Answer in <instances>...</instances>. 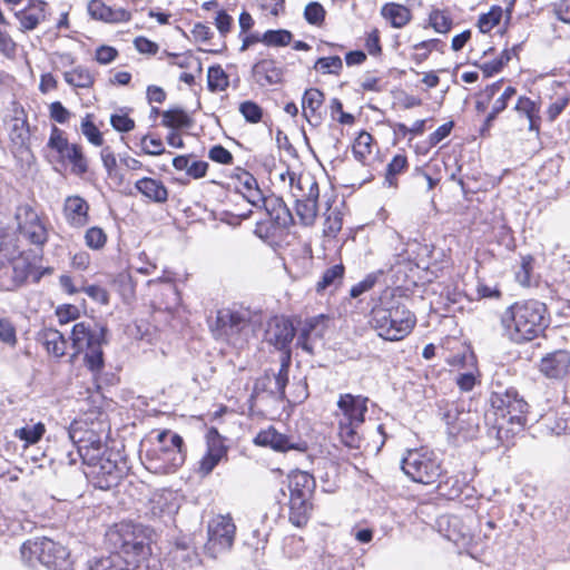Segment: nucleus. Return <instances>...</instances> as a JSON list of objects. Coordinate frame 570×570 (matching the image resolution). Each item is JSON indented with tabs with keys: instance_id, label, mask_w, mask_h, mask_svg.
<instances>
[{
	"instance_id": "f257e3e1",
	"label": "nucleus",
	"mask_w": 570,
	"mask_h": 570,
	"mask_svg": "<svg viewBox=\"0 0 570 570\" xmlns=\"http://www.w3.org/2000/svg\"><path fill=\"white\" fill-rule=\"evenodd\" d=\"M503 334L514 343L538 337L549 325L546 304L528 299L515 302L501 314Z\"/></svg>"
},
{
	"instance_id": "f03ea898",
	"label": "nucleus",
	"mask_w": 570,
	"mask_h": 570,
	"mask_svg": "<svg viewBox=\"0 0 570 570\" xmlns=\"http://www.w3.org/2000/svg\"><path fill=\"white\" fill-rule=\"evenodd\" d=\"M20 556L22 562L32 570L39 567L47 570H72L67 548L46 537L22 543Z\"/></svg>"
},
{
	"instance_id": "7ed1b4c3",
	"label": "nucleus",
	"mask_w": 570,
	"mask_h": 570,
	"mask_svg": "<svg viewBox=\"0 0 570 570\" xmlns=\"http://www.w3.org/2000/svg\"><path fill=\"white\" fill-rule=\"evenodd\" d=\"M107 328L94 322H79L71 331L73 356L85 353V365L92 372L99 373L105 365L102 345L107 343Z\"/></svg>"
},
{
	"instance_id": "20e7f679",
	"label": "nucleus",
	"mask_w": 570,
	"mask_h": 570,
	"mask_svg": "<svg viewBox=\"0 0 570 570\" xmlns=\"http://www.w3.org/2000/svg\"><path fill=\"white\" fill-rule=\"evenodd\" d=\"M289 193L294 199V212L299 223L307 226L314 223L317 213L318 185L309 173L287 170Z\"/></svg>"
},
{
	"instance_id": "39448f33",
	"label": "nucleus",
	"mask_w": 570,
	"mask_h": 570,
	"mask_svg": "<svg viewBox=\"0 0 570 570\" xmlns=\"http://www.w3.org/2000/svg\"><path fill=\"white\" fill-rule=\"evenodd\" d=\"M367 399L342 395L337 402L342 416L338 420V435L341 441L351 449H361L362 436L360 428L364 423V415L367 412Z\"/></svg>"
},
{
	"instance_id": "423d86ee",
	"label": "nucleus",
	"mask_w": 570,
	"mask_h": 570,
	"mask_svg": "<svg viewBox=\"0 0 570 570\" xmlns=\"http://www.w3.org/2000/svg\"><path fill=\"white\" fill-rule=\"evenodd\" d=\"M372 323L382 338L399 341L412 331L415 316L404 305L379 306L372 309Z\"/></svg>"
},
{
	"instance_id": "0eeeda50",
	"label": "nucleus",
	"mask_w": 570,
	"mask_h": 570,
	"mask_svg": "<svg viewBox=\"0 0 570 570\" xmlns=\"http://www.w3.org/2000/svg\"><path fill=\"white\" fill-rule=\"evenodd\" d=\"M490 404L499 416L495 422L498 434H501L505 422L519 426L525 424L524 414L528 410V403L519 395L514 387L504 389L498 384L491 392Z\"/></svg>"
},
{
	"instance_id": "6e6552de",
	"label": "nucleus",
	"mask_w": 570,
	"mask_h": 570,
	"mask_svg": "<svg viewBox=\"0 0 570 570\" xmlns=\"http://www.w3.org/2000/svg\"><path fill=\"white\" fill-rule=\"evenodd\" d=\"M291 492L289 521L297 528L305 525L309 519V498L315 485L314 478L306 471L295 468L287 475Z\"/></svg>"
},
{
	"instance_id": "1a4fd4ad",
	"label": "nucleus",
	"mask_w": 570,
	"mask_h": 570,
	"mask_svg": "<svg viewBox=\"0 0 570 570\" xmlns=\"http://www.w3.org/2000/svg\"><path fill=\"white\" fill-rule=\"evenodd\" d=\"M250 312L247 309H219L216 315L213 332L216 337L223 338L235 346H243L255 331Z\"/></svg>"
},
{
	"instance_id": "9d476101",
	"label": "nucleus",
	"mask_w": 570,
	"mask_h": 570,
	"mask_svg": "<svg viewBox=\"0 0 570 570\" xmlns=\"http://www.w3.org/2000/svg\"><path fill=\"white\" fill-rule=\"evenodd\" d=\"M401 469L411 480L422 484L435 483L443 473L436 453L426 449L409 450L402 459Z\"/></svg>"
},
{
	"instance_id": "9b49d317",
	"label": "nucleus",
	"mask_w": 570,
	"mask_h": 570,
	"mask_svg": "<svg viewBox=\"0 0 570 570\" xmlns=\"http://www.w3.org/2000/svg\"><path fill=\"white\" fill-rule=\"evenodd\" d=\"M108 537L115 550L126 559L144 558L149 552L148 537L139 524L121 523Z\"/></svg>"
},
{
	"instance_id": "f8f14e48",
	"label": "nucleus",
	"mask_w": 570,
	"mask_h": 570,
	"mask_svg": "<svg viewBox=\"0 0 570 570\" xmlns=\"http://www.w3.org/2000/svg\"><path fill=\"white\" fill-rule=\"evenodd\" d=\"M449 436L456 442L472 440L479 432L480 417L476 412L465 411L456 404H449L443 413Z\"/></svg>"
},
{
	"instance_id": "ddd939ff",
	"label": "nucleus",
	"mask_w": 570,
	"mask_h": 570,
	"mask_svg": "<svg viewBox=\"0 0 570 570\" xmlns=\"http://www.w3.org/2000/svg\"><path fill=\"white\" fill-rule=\"evenodd\" d=\"M14 219L18 233L29 243L42 247L48 240V230L38 213L28 204L17 207Z\"/></svg>"
},
{
	"instance_id": "4468645a",
	"label": "nucleus",
	"mask_w": 570,
	"mask_h": 570,
	"mask_svg": "<svg viewBox=\"0 0 570 570\" xmlns=\"http://www.w3.org/2000/svg\"><path fill=\"white\" fill-rule=\"evenodd\" d=\"M208 544L216 551H226L235 540L236 525L229 515H216L208 522Z\"/></svg>"
},
{
	"instance_id": "2eb2a0df",
	"label": "nucleus",
	"mask_w": 570,
	"mask_h": 570,
	"mask_svg": "<svg viewBox=\"0 0 570 570\" xmlns=\"http://www.w3.org/2000/svg\"><path fill=\"white\" fill-rule=\"evenodd\" d=\"M112 455V453H108L89 471L95 485L101 490H109L117 485L124 475V466H120Z\"/></svg>"
},
{
	"instance_id": "dca6fc26",
	"label": "nucleus",
	"mask_w": 570,
	"mask_h": 570,
	"mask_svg": "<svg viewBox=\"0 0 570 570\" xmlns=\"http://www.w3.org/2000/svg\"><path fill=\"white\" fill-rule=\"evenodd\" d=\"M330 317L324 314H320L305 321H299L294 327L291 324L292 331H296L297 344H299L305 351L312 352L311 342L323 338L327 326H328Z\"/></svg>"
},
{
	"instance_id": "f3484780",
	"label": "nucleus",
	"mask_w": 570,
	"mask_h": 570,
	"mask_svg": "<svg viewBox=\"0 0 570 570\" xmlns=\"http://www.w3.org/2000/svg\"><path fill=\"white\" fill-rule=\"evenodd\" d=\"M157 439L159 443L170 441V449H159V458L167 464L168 472L176 471L179 466L184 464L186 459L183 438L177 433H173L169 430H165L158 434Z\"/></svg>"
},
{
	"instance_id": "a211bd4d",
	"label": "nucleus",
	"mask_w": 570,
	"mask_h": 570,
	"mask_svg": "<svg viewBox=\"0 0 570 570\" xmlns=\"http://www.w3.org/2000/svg\"><path fill=\"white\" fill-rule=\"evenodd\" d=\"M226 458L227 448L224 445L223 439L215 429L210 430L207 452L199 462L198 472L203 476L209 475L217 464Z\"/></svg>"
},
{
	"instance_id": "6ab92c4d",
	"label": "nucleus",
	"mask_w": 570,
	"mask_h": 570,
	"mask_svg": "<svg viewBox=\"0 0 570 570\" xmlns=\"http://www.w3.org/2000/svg\"><path fill=\"white\" fill-rule=\"evenodd\" d=\"M281 318L275 317L268 323V327L265 332V340L282 352L279 357L281 367L276 377V384L281 396H283L285 393V376L283 374L285 372V328L281 327Z\"/></svg>"
},
{
	"instance_id": "aec40b11",
	"label": "nucleus",
	"mask_w": 570,
	"mask_h": 570,
	"mask_svg": "<svg viewBox=\"0 0 570 570\" xmlns=\"http://www.w3.org/2000/svg\"><path fill=\"white\" fill-rule=\"evenodd\" d=\"M549 90L551 94L547 107V119L553 122L570 102V87L563 82L552 81Z\"/></svg>"
},
{
	"instance_id": "412c9836",
	"label": "nucleus",
	"mask_w": 570,
	"mask_h": 570,
	"mask_svg": "<svg viewBox=\"0 0 570 570\" xmlns=\"http://www.w3.org/2000/svg\"><path fill=\"white\" fill-rule=\"evenodd\" d=\"M570 367V353L556 351L541 360L540 371L550 379H561L567 375Z\"/></svg>"
},
{
	"instance_id": "4be33fe9",
	"label": "nucleus",
	"mask_w": 570,
	"mask_h": 570,
	"mask_svg": "<svg viewBox=\"0 0 570 570\" xmlns=\"http://www.w3.org/2000/svg\"><path fill=\"white\" fill-rule=\"evenodd\" d=\"M256 234L264 238L274 252L282 258L283 253V237H284V224L281 222V216L277 215L268 222L258 224Z\"/></svg>"
},
{
	"instance_id": "5701e85b",
	"label": "nucleus",
	"mask_w": 570,
	"mask_h": 570,
	"mask_svg": "<svg viewBox=\"0 0 570 570\" xmlns=\"http://www.w3.org/2000/svg\"><path fill=\"white\" fill-rule=\"evenodd\" d=\"M89 205L80 196H68L63 204V215L68 224L73 227H82L89 220Z\"/></svg>"
},
{
	"instance_id": "b1692460",
	"label": "nucleus",
	"mask_w": 570,
	"mask_h": 570,
	"mask_svg": "<svg viewBox=\"0 0 570 570\" xmlns=\"http://www.w3.org/2000/svg\"><path fill=\"white\" fill-rule=\"evenodd\" d=\"M46 7L47 3L42 0H30L23 10L16 12V17L20 22V29L22 31L36 29L46 19Z\"/></svg>"
},
{
	"instance_id": "393cba45",
	"label": "nucleus",
	"mask_w": 570,
	"mask_h": 570,
	"mask_svg": "<svg viewBox=\"0 0 570 570\" xmlns=\"http://www.w3.org/2000/svg\"><path fill=\"white\" fill-rule=\"evenodd\" d=\"M253 76L259 86H273L282 82L283 69L274 60L264 59L253 67Z\"/></svg>"
},
{
	"instance_id": "a878e982",
	"label": "nucleus",
	"mask_w": 570,
	"mask_h": 570,
	"mask_svg": "<svg viewBox=\"0 0 570 570\" xmlns=\"http://www.w3.org/2000/svg\"><path fill=\"white\" fill-rule=\"evenodd\" d=\"M78 453L83 463L89 468H92L100 459L108 454L106 444L92 432L87 440L81 441V444L78 445Z\"/></svg>"
},
{
	"instance_id": "bb28decb",
	"label": "nucleus",
	"mask_w": 570,
	"mask_h": 570,
	"mask_svg": "<svg viewBox=\"0 0 570 570\" xmlns=\"http://www.w3.org/2000/svg\"><path fill=\"white\" fill-rule=\"evenodd\" d=\"M88 12L94 19L105 22H121L130 18L129 12L125 9H112L101 0H91L88 3Z\"/></svg>"
},
{
	"instance_id": "cd10ccee",
	"label": "nucleus",
	"mask_w": 570,
	"mask_h": 570,
	"mask_svg": "<svg viewBox=\"0 0 570 570\" xmlns=\"http://www.w3.org/2000/svg\"><path fill=\"white\" fill-rule=\"evenodd\" d=\"M135 187L154 203L164 204L168 199V189L160 180L144 177L136 181Z\"/></svg>"
},
{
	"instance_id": "c85d7f7f",
	"label": "nucleus",
	"mask_w": 570,
	"mask_h": 570,
	"mask_svg": "<svg viewBox=\"0 0 570 570\" xmlns=\"http://www.w3.org/2000/svg\"><path fill=\"white\" fill-rule=\"evenodd\" d=\"M8 263L12 264V281L17 286L22 285L30 276L36 283L40 281L41 275L36 274L32 263L19 249L16 257Z\"/></svg>"
},
{
	"instance_id": "c756f323",
	"label": "nucleus",
	"mask_w": 570,
	"mask_h": 570,
	"mask_svg": "<svg viewBox=\"0 0 570 570\" xmlns=\"http://www.w3.org/2000/svg\"><path fill=\"white\" fill-rule=\"evenodd\" d=\"M40 342L47 352L59 358L66 354L67 341L62 333L55 328H46L40 333Z\"/></svg>"
},
{
	"instance_id": "7c9ffc66",
	"label": "nucleus",
	"mask_w": 570,
	"mask_h": 570,
	"mask_svg": "<svg viewBox=\"0 0 570 570\" xmlns=\"http://www.w3.org/2000/svg\"><path fill=\"white\" fill-rule=\"evenodd\" d=\"M381 13L394 28H403L411 20V11L406 7L397 3L385 4Z\"/></svg>"
},
{
	"instance_id": "2f4dec72",
	"label": "nucleus",
	"mask_w": 570,
	"mask_h": 570,
	"mask_svg": "<svg viewBox=\"0 0 570 570\" xmlns=\"http://www.w3.org/2000/svg\"><path fill=\"white\" fill-rule=\"evenodd\" d=\"M254 443L259 446H268L276 452H285V435L273 426L262 430L255 436Z\"/></svg>"
},
{
	"instance_id": "473e14b6",
	"label": "nucleus",
	"mask_w": 570,
	"mask_h": 570,
	"mask_svg": "<svg viewBox=\"0 0 570 570\" xmlns=\"http://www.w3.org/2000/svg\"><path fill=\"white\" fill-rule=\"evenodd\" d=\"M514 110L520 115H524L529 120V130L539 131V105L528 97H519Z\"/></svg>"
},
{
	"instance_id": "72a5a7b5",
	"label": "nucleus",
	"mask_w": 570,
	"mask_h": 570,
	"mask_svg": "<svg viewBox=\"0 0 570 570\" xmlns=\"http://www.w3.org/2000/svg\"><path fill=\"white\" fill-rule=\"evenodd\" d=\"M163 126L171 129L189 128L193 125V119L188 114L179 107L171 108L161 112Z\"/></svg>"
},
{
	"instance_id": "f704fd0d",
	"label": "nucleus",
	"mask_w": 570,
	"mask_h": 570,
	"mask_svg": "<svg viewBox=\"0 0 570 570\" xmlns=\"http://www.w3.org/2000/svg\"><path fill=\"white\" fill-rule=\"evenodd\" d=\"M18 254V245L9 229L0 224V267Z\"/></svg>"
},
{
	"instance_id": "c9c22d12",
	"label": "nucleus",
	"mask_w": 570,
	"mask_h": 570,
	"mask_svg": "<svg viewBox=\"0 0 570 570\" xmlns=\"http://www.w3.org/2000/svg\"><path fill=\"white\" fill-rule=\"evenodd\" d=\"M177 510L176 504L165 494H155L149 501V513L153 518L164 519Z\"/></svg>"
},
{
	"instance_id": "e433bc0d",
	"label": "nucleus",
	"mask_w": 570,
	"mask_h": 570,
	"mask_svg": "<svg viewBox=\"0 0 570 570\" xmlns=\"http://www.w3.org/2000/svg\"><path fill=\"white\" fill-rule=\"evenodd\" d=\"M345 268L342 264L327 268L316 284V292L321 294L331 287H337L342 283Z\"/></svg>"
},
{
	"instance_id": "4c0bfd02",
	"label": "nucleus",
	"mask_w": 570,
	"mask_h": 570,
	"mask_svg": "<svg viewBox=\"0 0 570 570\" xmlns=\"http://www.w3.org/2000/svg\"><path fill=\"white\" fill-rule=\"evenodd\" d=\"M373 137L367 131H361L353 144V155L361 164H366L372 155Z\"/></svg>"
},
{
	"instance_id": "58836bf2",
	"label": "nucleus",
	"mask_w": 570,
	"mask_h": 570,
	"mask_svg": "<svg viewBox=\"0 0 570 570\" xmlns=\"http://www.w3.org/2000/svg\"><path fill=\"white\" fill-rule=\"evenodd\" d=\"M409 167L407 157L403 154L395 155L386 166L385 184L389 187H397V176Z\"/></svg>"
},
{
	"instance_id": "ea45409f",
	"label": "nucleus",
	"mask_w": 570,
	"mask_h": 570,
	"mask_svg": "<svg viewBox=\"0 0 570 570\" xmlns=\"http://www.w3.org/2000/svg\"><path fill=\"white\" fill-rule=\"evenodd\" d=\"M62 160H68L72 167L71 171L77 176H82L88 171V163L82 154L81 147L78 145H71L67 153L61 157Z\"/></svg>"
},
{
	"instance_id": "a19ab883",
	"label": "nucleus",
	"mask_w": 570,
	"mask_h": 570,
	"mask_svg": "<svg viewBox=\"0 0 570 570\" xmlns=\"http://www.w3.org/2000/svg\"><path fill=\"white\" fill-rule=\"evenodd\" d=\"M10 140L17 148H26L30 140V129L27 120L16 118L10 130Z\"/></svg>"
},
{
	"instance_id": "79ce46f5",
	"label": "nucleus",
	"mask_w": 570,
	"mask_h": 570,
	"mask_svg": "<svg viewBox=\"0 0 570 570\" xmlns=\"http://www.w3.org/2000/svg\"><path fill=\"white\" fill-rule=\"evenodd\" d=\"M466 482L461 475H452L439 483V490L449 499H458L466 488Z\"/></svg>"
},
{
	"instance_id": "37998d69",
	"label": "nucleus",
	"mask_w": 570,
	"mask_h": 570,
	"mask_svg": "<svg viewBox=\"0 0 570 570\" xmlns=\"http://www.w3.org/2000/svg\"><path fill=\"white\" fill-rule=\"evenodd\" d=\"M66 82L76 88H89L94 83V76L87 68L77 67L63 73Z\"/></svg>"
},
{
	"instance_id": "c03bdc74",
	"label": "nucleus",
	"mask_w": 570,
	"mask_h": 570,
	"mask_svg": "<svg viewBox=\"0 0 570 570\" xmlns=\"http://www.w3.org/2000/svg\"><path fill=\"white\" fill-rule=\"evenodd\" d=\"M324 101V94L317 88H309L305 91L302 99V107L304 115L308 118L309 116H316L317 111L322 107Z\"/></svg>"
},
{
	"instance_id": "a18cd8bd",
	"label": "nucleus",
	"mask_w": 570,
	"mask_h": 570,
	"mask_svg": "<svg viewBox=\"0 0 570 570\" xmlns=\"http://www.w3.org/2000/svg\"><path fill=\"white\" fill-rule=\"evenodd\" d=\"M431 27L439 33H446L452 28V18L445 10L433 9L429 14Z\"/></svg>"
},
{
	"instance_id": "49530a36",
	"label": "nucleus",
	"mask_w": 570,
	"mask_h": 570,
	"mask_svg": "<svg viewBox=\"0 0 570 570\" xmlns=\"http://www.w3.org/2000/svg\"><path fill=\"white\" fill-rule=\"evenodd\" d=\"M517 94L513 87H507L501 96L494 101L492 106L491 112L488 115L484 121V127L489 128L492 121L497 118V116L502 112L507 106L509 100Z\"/></svg>"
},
{
	"instance_id": "de8ad7c7",
	"label": "nucleus",
	"mask_w": 570,
	"mask_h": 570,
	"mask_svg": "<svg viewBox=\"0 0 570 570\" xmlns=\"http://www.w3.org/2000/svg\"><path fill=\"white\" fill-rule=\"evenodd\" d=\"M314 69L323 75H338L343 69V62L338 56L318 58Z\"/></svg>"
},
{
	"instance_id": "09e8293b",
	"label": "nucleus",
	"mask_w": 570,
	"mask_h": 570,
	"mask_svg": "<svg viewBox=\"0 0 570 570\" xmlns=\"http://www.w3.org/2000/svg\"><path fill=\"white\" fill-rule=\"evenodd\" d=\"M207 82L210 91L225 90L228 86L227 76L220 66L208 68Z\"/></svg>"
},
{
	"instance_id": "8fccbe9b",
	"label": "nucleus",
	"mask_w": 570,
	"mask_h": 570,
	"mask_svg": "<svg viewBox=\"0 0 570 570\" xmlns=\"http://www.w3.org/2000/svg\"><path fill=\"white\" fill-rule=\"evenodd\" d=\"M46 429L42 423H37L32 426H23L14 431V436L26 441L27 444L37 443L43 435Z\"/></svg>"
},
{
	"instance_id": "3c124183",
	"label": "nucleus",
	"mask_w": 570,
	"mask_h": 570,
	"mask_svg": "<svg viewBox=\"0 0 570 570\" xmlns=\"http://www.w3.org/2000/svg\"><path fill=\"white\" fill-rule=\"evenodd\" d=\"M502 13L501 7H492L488 13L481 14L478 20L480 31L487 33L492 30L501 21Z\"/></svg>"
},
{
	"instance_id": "603ef678",
	"label": "nucleus",
	"mask_w": 570,
	"mask_h": 570,
	"mask_svg": "<svg viewBox=\"0 0 570 570\" xmlns=\"http://www.w3.org/2000/svg\"><path fill=\"white\" fill-rule=\"evenodd\" d=\"M71 145L72 144H69L68 139L65 137L63 131L53 126L48 140V147L52 150H56L61 157L65 153L68 151Z\"/></svg>"
},
{
	"instance_id": "864d4df0",
	"label": "nucleus",
	"mask_w": 570,
	"mask_h": 570,
	"mask_svg": "<svg viewBox=\"0 0 570 570\" xmlns=\"http://www.w3.org/2000/svg\"><path fill=\"white\" fill-rule=\"evenodd\" d=\"M0 342L9 347H14L18 343L16 326L7 317H0Z\"/></svg>"
},
{
	"instance_id": "5fc2aeb1",
	"label": "nucleus",
	"mask_w": 570,
	"mask_h": 570,
	"mask_svg": "<svg viewBox=\"0 0 570 570\" xmlns=\"http://www.w3.org/2000/svg\"><path fill=\"white\" fill-rule=\"evenodd\" d=\"M86 245L91 249H100L106 245L107 235L99 227H91L85 234Z\"/></svg>"
},
{
	"instance_id": "6e6d98bb",
	"label": "nucleus",
	"mask_w": 570,
	"mask_h": 570,
	"mask_svg": "<svg viewBox=\"0 0 570 570\" xmlns=\"http://www.w3.org/2000/svg\"><path fill=\"white\" fill-rule=\"evenodd\" d=\"M81 131L92 145L101 146L104 144L102 135L91 121L89 115L81 122Z\"/></svg>"
},
{
	"instance_id": "4d7b16f0",
	"label": "nucleus",
	"mask_w": 570,
	"mask_h": 570,
	"mask_svg": "<svg viewBox=\"0 0 570 570\" xmlns=\"http://www.w3.org/2000/svg\"><path fill=\"white\" fill-rule=\"evenodd\" d=\"M304 17L311 24H320L324 21L325 10L318 2H309L304 10Z\"/></svg>"
},
{
	"instance_id": "13d9d810",
	"label": "nucleus",
	"mask_w": 570,
	"mask_h": 570,
	"mask_svg": "<svg viewBox=\"0 0 570 570\" xmlns=\"http://www.w3.org/2000/svg\"><path fill=\"white\" fill-rule=\"evenodd\" d=\"M532 263L533 258L531 256L522 257L521 267L515 273L517 282L524 287H528L531 284Z\"/></svg>"
},
{
	"instance_id": "bf43d9fd",
	"label": "nucleus",
	"mask_w": 570,
	"mask_h": 570,
	"mask_svg": "<svg viewBox=\"0 0 570 570\" xmlns=\"http://www.w3.org/2000/svg\"><path fill=\"white\" fill-rule=\"evenodd\" d=\"M342 215L338 210L334 209L330 212L324 223V233L327 236H336L342 229Z\"/></svg>"
},
{
	"instance_id": "052dcab7",
	"label": "nucleus",
	"mask_w": 570,
	"mask_h": 570,
	"mask_svg": "<svg viewBox=\"0 0 570 570\" xmlns=\"http://www.w3.org/2000/svg\"><path fill=\"white\" fill-rule=\"evenodd\" d=\"M239 111L249 122H258L262 118L261 107L253 101H244L239 106Z\"/></svg>"
},
{
	"instance_id": "680f3d73",
	"label": "nucleus",
	"mask_w": 570,
	"mask_h": 570,
	"mask_svg": "<svg viewBox=\"0 0 570 570\" xmlns=\"http://www.w3.org/2000/svg\"><path fill=\"white\" fill-rule=\"evenodd\" d=\"M112 128L119 132H129L135 128L134 119L125 114H114L110 117Z\"/></svg>"
},
{
	"instance_id": "e2e57ef3",
	"label": "nucleus",
	"mask_w": 570,
	"mask_h": 570,
	"mask_svg": "<svg viewBox=\"0 0 570 570\" xmlns=\"http://www.w3.org/2000/svg\"><path fill=\"white\" fill-rule=\"evenodd\" d=\"M141 148L145 154L158 156L165 151L163 141L159 138L144 136L140 141Z\"/></svg>"
},
{
	"instance_id": "0e129e2a",
	"label": "nucleus",
	"mask_w": 570,
	"mask_h": 570,
	"mask_svg": "<svg viewBox=\"0 0 570 570\" xmlns=\"http://www.w3.org/2000/svg\"><path fill=\"white\" fill-rule=\"evenodd\" d=\"M441 45H442V42L439 39H430V40L421 41V42L414 45V49L416 51H420V50H423V51L417 52L415 55V57L417 58L419 61L425 60L432 50H440Z\"/></svg>"
},
{
	"instance_id": "69168bd1",
	"label": "nucleus",
	"mask_w": 570,
	"mask_h": 570,
	"mask_svg": "<svg viewBox=\"0 0 570 570\" xmlns=\"http://www.w3.org/2000/svg\"><path fill=\"white\" fill-rule=\"evenodd\" d=\"M80 291L100 304H108L109 302L108 292L99 285L83 286Z\"/></svg>"
},
{
	"instance_id": "338daca9",
	"label": "nucleus",
	"mask_w": 570,
	"mask_h": 570,
	"mask_svg": "<svg viewBox=\"0 0 570 570\" xmlns=\"http://www.w3.org/2000/svg\"><path fill=\"white\" fill-rule=\"evenodd\" d=\"M49 112L51 119L59 124H66L71 116L70 111L60 101L52 102L49 106Z\"/></svg>"
},
{
	"instance_id": "774afa93",
	"label": "nucleus",
	"mask_w": 570,
	"mask_h": 570,
	"mask_svg": "<svg viewBox=\"0 0 570 570\" xmlns=\"http://www.w3.org/2000/svg\"><path fill=\"white\" fill-rule=\"evenodd\" d=\"M376 283V276L374 274L367 275L363 281L352 286L350 295L353 298L358 297L363 293L370 291Z\"/></svg>"
}]
</instances>
